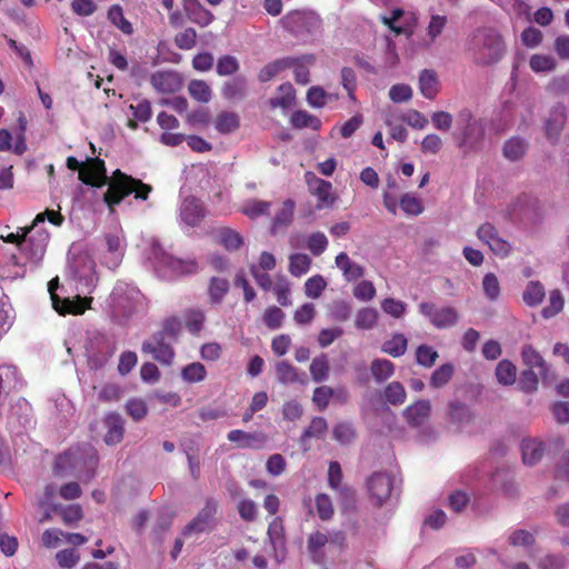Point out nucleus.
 I'll use <instances>...</instances> for the list:
<instances>
[{"mask_svg": "<svg viewBox=\"0 0 569 569\" xmlns=\"http://www.w3.org/2000/svg\"><path fill=\"white\" fill-rule=\"evenodd\" d=\"M79 179L86 184L98 188L109 184L103 200L110 208L119 204L123 198L130 193H134L136 199L147 200L149 193L152 191L151 186L143 183L139 179L127 176L120 170L114 171L113 180L110 182L104 161L99 158L89 160L88 163L80 169Z\"/></svg>", "mask_w": 569, "mask_h": 569, "instance_id": "obj_1", "label": "nucleus"}, {"mask_svg": "<svg viewBox=\"0 0 569 569\" xmlns=\"http://www.w3.org/2000/svg\"><path fill=\"white\" fill-rule=\"evenodd\" d=\"M467 50L475 63L490 66L500 61L505 53L501 36L492 28H478L467 41Z\"/></svg>", "mask_w": 569, "mask_h": 569, "instance_id": "obj_2", "label": "nucleus"}, {"mask_svg": "<svg viewBox=\"0 0 569 569\" xmlns=\"http://www.w3.org/2000/svg\"><path fill=\"white\" fill-rule=\"evenodd\" d=\"M99 462L97 450L89 443L70 448L56 461V469L60 471L67 467L73 469L83 481H89L94 476Z\"/></svg>", "mask_w": 569, "mask_h": 569, "instance_id": "obj_3", "label": "nucleus"}, {"mask_svg": "<svg viewBox=\"0 0 569 569\" xmlns=\"http://www.w3.org/2000/svg\"><path fill=\"white\" fill-rule=\"evenodd\" d=\"M486 134V123L473 116L471 110L462 109L457 114L458 147L466 153L481 149Z\"/></svg>", "mask_w": 569, "mask_h": 569, "instance_id": "obj_4", "label": "nucleus"}, {"mask_svg": "<svg viewBox=\"0 0 569 569\" xmlns=\"http://www.w3.org/2000/svg\"><path fill=\"white\" fill-rule=\"evenodd\" d=\"M87 362L90 369H102L117 351L116 338L111 335L91 332L84 343Z\"/></svg>", "mask_w": 569, "mask_h": 569, "instance_id": "obj_5", "label": "nucleus"}, {"mask_svg": "<svg viewBox=\"0 0 569 569\" xmlns=\"http://www.w3.org/2000/svg\"><path fill=\"white\" fill-rule=\"evenodd\" d=\"M69 273L76 282L79 293L88 295L92 292L98 278L96 262L90 256L81 253L74 257L69 263Z\"/></svg>", "mask_w": 569, "mask_h": 569, "instance_id": "obj_6", "label": "nucleus"}, {"mask_svg": "<svg viewBox=\"0 0 569 569\" xmlns=\"http://www.w3.org/2000/svg\"><path fill=\"white\" fill-rule=\"evenodd\" d=\"M23 239L20 242V251L33 263L42 260L49 242V232L43 229L21 228Z\"/></svg>", "mask_w": 569, "mask_h": 569, "instance_id": "obj_7", "label": "nucleus"}, {"mask_svg": "<svg viewBox=\"0 0 569 569\" xmlns=\"http://www.w3.org/2000/svg\"><path fill=\"white\" fill-rule=\"evenodd\" d=\"M156 268L163 272L164 277L181 276L192 271L194 263L186 262L168 254L158 244L152 247V257Z\"/></svg>", "mask_w": 569, "mask_h": 569, "instance_id": "obj_8", "label": "nucleus"}, {"mask_svg": "<svg viewBox=\"0 0 569 569\" xmlns=\"http://www.w3.org/2000/svg\"><path fill=\"white\" fill-rule=\"evenodd\" d=\"M367 489L377 506H382L396 490V479L387 472H373L367 480Z\"/></svg>", "mask_w": 569, "mask_h": 569, "instance_id": "obj_9", "label": "nucleus"}, {"mask_svg": "<svg viewBox=\"0 0 569 569\" xmlns=\"http://www.w3.org/2000/svg\"><path fill=\"white\" fill-rule=\"evenodd\" d=\"M281 22L291 33L299 36L312 33L320 27V19L313 12L292 11L287 13Z\"/></svg>", "mask_w": 569, "mask_h": 569, "instance_id": "obj_10", "label": "nucleus"}, {"mask_svg": "<svg viewBox=\"0 0 569 569\" xmlns=\"http://www.w3.org/2000/svg\"><path fill=\"white\" fill-rule=\"evenodd\" d=\"M172 341L154 332L152 337L142 343V351L163 366H171L174 359Z\"/></svg>", "mask_w": 569, "mask_h": 569, "instance_id": "obj_11", "label": "nucleus"}, {"mask_svg": "<svg viewBox=\"0 0 569 569\" xmlns=\"http://www.w3.org/2000/svg\"><path fill=\"white\" fill-rule=\"evenodd\" d=\"M419 311L438 329L453 327L459 318L455 308H437L432 302H421L419 305Z\"/></svg>", "mask_w": 569, "mask_h": 569, "instance_id": "obj_12", "label": "nucleus"}, {"mask_svg": "<svg viewBox=\"0 0 569 569\" xmlns=\"http://www.w3.org/2000/svg\"><path fill=\"white\" fill-rule=\"evenodd\" d=\"M217 512V502L208 499L204 507L198 515L183 528L182 535L190 536L192 533H202L209 531L214 525V515Z\"/></svg>", "mask_w": 569, "mask_h": 569, "instance_id": "obj_13", "label": "nucleus"}, {"mask_svg": "<svg viewBox=\"0 0 569 569\" xmlns=\"http://www.w3.org/2000/svg\"><path fill=\"white\" fill-rule=\"evenodd\" d=\"M139 295L137 288L126 282H117L110 295V305L118 312H129L133 308Z\"/></svg>", "mask_w": 569, "mask_h": 569, "instance_id": "obj_14", "label": "nucleus"}, {"mask_svg": "<svg viewBox=\"0 0 569 569\" xmlns=\"http://www.w3.org/2000/svg\"><path fill=\"white\" fill-rule=\"evenodd\" d=\"M152 88L162 94L176 93L182 88V78L174 70H159L150 76Z\"/></svg>", "mask_w": 569, "mask_h": 569, "instance_id": "obj_15", "label": "nucleus"}, {"mask_svg": "<svg viewBox=\"0 0 569 569\" xmlns=\"http://www.w3.org/2000/svg\"><path fill=\"white\" fill-rule=\"evenodd\" d=\"M58 284H59L58 278L52 279L48 283V291L50 292L53 308L60 315H66V313L78 315V313L84 312V310L87 309V299H82V298L78 297L76 300H70L69 298L61 300L58 297V295L56 293Z\"/></svg>", "mask_w": 569, "mask_h": 569, "instance_id": "obj_16", "label": "nucleus"}, {"mask_svg": "<svg viewBox=\"0 0 569 569\" xmlns=\"http://www.w3.org/2000/svg\"><path fill=\"white\" fill-rule=\"evenodd\" d=\"M477 236L479 240L488 244V247L495 254L501 257H506L509 254V242L499 236L497 229L491 223L481 224L477 230Z\"/></svg>", "mask_w": 569, "mask_h": 569, "instance_id": "obj_17", "label": "nucleus"}, {"mask_svg": "<svg viewBox=\"0 0 569 569\" xmlns=\"http://www.w3.org/2000/svg\"><path fill=\"white\" fill-rule=\"evenodd\" d=\"M567 121V109L562 103L553 106L545 120V133L551 143H556Z\"/></svg>", "mask_w": 569, "mask_h": 569, "instance_id": "obj_18", "label": "nucleus"}, {"mask_svg": "<svg viewBox=\"0 0 569 569\" xmlns=\"http://www.w3.org/2000/svg\"><path fill=\"white\" fill-rule=\"evenodd\" d=\"M179 218L188 227L198 226L204 218L202 203L194 197L184 198L179 207Z\"/></svg>", "mask_w": 569, "mask_h": 569, "instance_id": "obj_19", "label": "nucleus"}, {"mask_svg": "<svg viewBox=\"0 0 569 569\" xmlns=\"http://www.w3.org/2000/svg\"><path fill=\"white\" fill-rule=\"evenodd\" d=\"M430 413L431 402L425 399L417 400L403 410V417L412 428L422 427L429 420Z\"/></svg>", "mask_w": 569, "mask_h": 569, "instance_id": "obj_20", "label": "nucleus"}, {"mask_svg": "<svg viewBox=\"0 0 569 569\" xmlns=\"http://www.w3.org/2000/svg\"><path fill=\"white\" fill-rule=\"evenodd\" d=\"M106 433L103 440L108 446H114L122 441L124 435V420L117 412H109L103 418Z\"/></svg>", "mask_w": 569, "mask_h": 569, "instance_id": "obj_21", "label": "nucleus"}, {"mask_svg": "<svg viewBox=\"0 0 569 569\" xmlns=\"http://www.w3.org/2000/svg\"><path fill=\"white\" fill-rule=\"evenodd\" d=\"M249 94L248 79L243 74H238L230 80L223 82L221 87V96L230 101L244 100Z\"/></svg>", "mask_w": 569, "mask_h": 569, "instance_id": "obj_22", "label": "nucleus"}, {"mask_svg": "<svg viewBox=\"0 0 569 569\" xmlns=\"http://www.w3.org/2000/svg\"><path fill=\"white\" fill-rule=\"evenodd\" d=\"M182 7L188 19L201 28L208 27L214 20L213 13L204 8L199 0H183Z\"/></svg>", "mask_w": 569, "mask_h": 569, "instance_id": "obj_23", "label": "nucleus"}, {"mask_svg": "<svg viewBox=\"0 0 569 569\" xmlns=\"http://www.w3.org/2000/svg\"><path fill=\"white\" fill-rule=\"evenodd\" d=\"M529 149V141L519 136H512L503 142L502 156L511 162L523 159Z\"/></svg>", "mask_w": 569, "mask_h": 569, "instance_id": "obj_24", "label": "nucleus"}, {"mask_svg": "<svg viewBox=\"0 0 569 569\" xmlns=\"http://www.w3.org/2000/svg\"><path fill=\"white\" fill-rule=\"evenodd\" d=\"M227 439L230 442L237 443L240 448H254L259 449L266 442V437L262 433H249L240 429H234L228 432Z\"/></svg>", "mask_w": 569, "mask_h": 569, "instance_id": "obj_25", "label": "nucleus"}, {"mask_svg": "<svg viewBox=\"0 0 569 569\" xmlns=\"http://www.w3.org/2000/svg\"><path fill=\"white\" fill-rule=\"evenodd\" d=\"M522 461L527 466H535L545 455V445L536 438H527L521 441Z\"/></svg>", "mask_w": 569, "mask_h": 569, "instance_id": "obj_26", "label": "nucleus"}, {"mask_svg": "<svg viewBox=\"0 0 569 569\" xmlns=\"http://www.w3.org/2000/svg\"><path fill=\"white\" fill-rule=\"evenodd\" d=\"M335 263L341 270L346 281H356L365 274V268L352 261L346 252H340L336 257Z\"/></svg>", "mask_w": 569, "mask_h": 569, "instance_id": "obj_27", "label": "nucleus"}, {"mask_svg": "<svg viewBox=\"0 0 569 569\" xmlns=\"http://www.w3.org/2000/svg\"><path fill=\"white\" fill-rule=\"evenodd\" d=\"M447 416L448 421L458 430L466 427L472 419L469 408L459 401L449 402Z\"/></svg>", "mask_w": 569, "mask_h": 569, "instance_id": "obj_28", "label": "nucleus"}, {"mask_svg": "<svg viewBox=\"0 0 569 569\" xmlns=\"http://www.w3.org/2000/svg\"><path fill=\"white\" fill-rule=\"evenodd\" d=\"M309 189L316 194L320 201L318 208L332 206L335 197L331 194L332 184L329 181L312 177L308 180Z\"/></svg>", "mask_w": 569, "mask_h": 569, "instance_id": "obj_29", "label": "nucleus"}, {"mask_svg": "<svg viewBox=\"0 0 569 569\" xmlns=\"http://www.w3.org/2000/svg\"><path fill=\"white\" fill-rule=\"evenodd\" d=\"M295 60L292 63L295 80L297 83L307 84L310 81L309 67L313 66L316 62V56L312 53H307L301 57H290Z\"/></svg>", "mask_w": 569, "mask_h": 569, "instance_id": "obj_30", "label": "nucleus"}, {"mask_svg": "<svg viewBox=\"0 0 569 569\" xmlns=\"http://www.w3.org/2000/svg\"><path fill=\"white\" fill-rule=\"evenodd\" d=\"M329 538L326 533L316 531L312 532L307 541V550L316 563H322L325 560L323 547L328 543Z\"/></svg>", "mask_w": 569, "mask_h": 569, "instance_id": "obj_31", "label": "nucleus"}, {"mask_svg": "<svg viewBox=\"0 0 569 569\" xmlns=\"http://www.w3.org/2000/svg\"><path fill=\"white\" fill-rule=\"evenodd\" d=\"M419 89L427 99H433L439 90L437 73L431 69H423L419 76Z\"/></svg>", "mask_w": 569, "mask_h": 569, "instance_id": "obj_32", "label": "nucleus"}, {"mask_svg": "<svg viewBox=\"0 0 569 569\" xmlns=\"http://www.w3.org/2000/svg\"><path fill=\"white\" fill-rule=\"evenodd\" d=\"M522 360L530 369L537 368L542 378H547L548 366L542 356L530 345H526L521 351Z\"/></svg>", "mask_w": 569, "mask_h": 569, "instance_id": "obj_33", "label": "nucleus"}, {"mask_svg": "<svg viewBox=\"0 0 569 569\" xmlns=\"http://www.w3.org/2000/svg\"><path fill=\"white\" fill-rule=\"evenodd\" d=\"M370 372L373 380L380 385L393 376L395 365L388 359L378 358L371 361Z\"/></svg>", "mask_w": 569, "mask_h": 569, "instance_id": "obj_34", "label": "nucleus"}, {"mask_svg": "<svg viewBox=\"0 0 569 569\" xmlns=\"http://www.w3.org/2000/svg\"><path fill=\"white\" fill-rule=\"evenodd\" d=\"M292 63H295V60H292L291 58H282L274 60L260 69L258 73V80L260 82H268L277 74H279L282 70L291 68Z\"/></svg>", "mask_w": 569, "mask_h": 569, "instance_id": "obj_35", "label": "nucleus"}, {"mask_svg": "<svg viewBox=\"0 0 569 569\" xmlns=\"http://www.w3.org/2000/svg\"><path fill=\"white\" fill-rule=\"evenodd\" d=\"M240 127V118L236 112L222 111L214 120V128L222 134L234 132Z\"/></svg>", "mask_w": 569, "mask_h": 569, "instance_id": "obj_36", "label": "nucleus"}, {"mask_svg": "<svg viewBox=\"0 0 569 569\" xmlns=\"http://www.w3.org/2000/svg\"><path fill=\"white\" fill-rule=\"evenodd\" d=\"M268 537L272 545V548L276 552V560L281 562L283 560V556H279L278 550L283 549L284 539H283V527L280 521V518H274L269 527H268Z\"/></svg>", "mask_w": 569, "mask_h": 569, "instance_id": "obj_37", "label": "nucleus"}, {"mask_svg": "<svg viewBox=\"0 0 569 569\" xmlns=\"http://www.w3.org/2000/svg\"><path fill=\"white\" fill-rule=\"evenodd\" d=\"M546 296L545 287L539 281H529L522 292V300L528 307L540 305Z\"/></svg>", "mask_w": 569, "mask_h": 569, "instance_id": "obj_38", "label": "nucleus"}, {"mask_svg": "<svg viewBox=\"0 0 569 569\" xmlns=\"http://www.w3.org/2000/svg\"><path fill=\"white\" fill-rule=\"evenodd\" d=\"M290 122L296 129L310 128L319 130L321 128L320 119L305 110L295 111L290 117Z\"/></svg>", "mask_w": 569, "mask_h": 569, "instance_id": "obj_39", "label": "nucleus"}, {"mask_svg": "<svg viewBox=\"0 0 569 569\" xmlns=\"http://www.w3.org/2000/svg\"><path fill=\"white\" fill-rule=\"evenodd\" d=\"M218 240L229 251L238 250L243 244L241 234L228 227L218 229Z\"/></svg>", "mask_w": 569, "mask_h": 569, "instance_id": "obj_40", "label": "nucleus"}, {"mask_svg": "<svg viewBox=\"0 0 569 569\" xmlns=\"http://www.w3.org/2000/svg\"><path fill=\"white\" fill-rule=\"evenodd\" d=\"M277 378L279 382L283 385H290L295 382H305L300 377L297 368L287 361H280L276 366Z\"/></svg>", "mask_w": 569, "mask_h": 569, "instance_id": "obj_41", "label": "nucleus"}, {"mask_svg": "<svg viewBox=\"0 0 569 569\" xmlns=\"http://www.w3.org/2000/svg\"><path fill=\"white\" fill-rule=\"evenodd\" d=\"M516 208L526 217L538 216L541 211V203L536 197L523 193L517 198Z\"/></svg>", "mask_w": 569, "mask_h": 569, "instance_id": "obj_42", "label": "nucleus"}, {"mask_svg": "<svg viewBox=\"0 0 569 569\" xmlns=\"http://www.w3.org/2000/svg\"><path fill=\"white\" fill-rule=\"evenodd\" d=\"M407 338L402 333H396L392 336L391 339L387 340L382 347V352L393 357L398 358L405 355L407 350Z\"/></svg>", "mask_w": 569, "mask_h": 569, "instance_id": "obj_43", "label": "nucleus"}, {"mask_svg": "<svg viewBox=\"0 0 569 569\" xmlns=\"http://www.w3.org/2000/svg\"><path fill=\"white\" fill-rule=\"evenodd\" d=\"M310 375L315 382H323L329 377V361L326 355H320L311 361Z\"/></svg>", "mask_w": 569, "mask_h": 569, "instance_id": "obj_44", "label": "nucleus"}, {"mask_svg": "<svg viewBox=\"0 0 569 569\" xmlns=\"http://www.w3.org/2000/svg\"><path fill=\"white\" fill-rule=\"evenodd\" d=\"M311 267V259L306 253H293L289 257V272L293 277L306 274Z\"/></svg>", "mask_w": 569, "mask_h": 569, "instance_id": "obj_45", "label": "nucleus"}, {"mask_svg": "<svg viewBox=\"0 0 569 569\" xmlns=\"http://www.w3.org/2000/svg\"><path fill=\"white\" fill-rule=\"evenodd\" d=\"M189 94L197 101L207 103L212 98L209 84L203 80H191L188 84Z\"/></svg>", "mask_w": 569, "mask_h": 569, "instance_id": "obj_46", "label": "nucleus"}, {"mask_svg": "<svg viewBox=\"0 0 569 569\" xmlns=\"http://www.w3.org/2000/svg\"><path fill=\"white\" fill-rule=\"evenodd\" d=\"M405 16V11L400 8H396L391 11L390 17L383 16L381 18L382 22L388 26L396 34H407L410 36L412 30L408 23L406 24H396L400 19Z\"/></svg>", "mask_w": 569, "mask_h": 569, "instance_id": "obj_47", "label": "nucleus"}, {"mask_svg": "<svg viewBox=\"0 0 569 569\" xmlns=\"http://www.w3.org/2000/svg\"><path fill=\"white\" fill-rule=\"evenodd\" d=\"M383 396L387 402L392 406H400L406 401L407 392L402 383L392 381L383 390Z\"/></svg>", "mask_w": 569, "mask_h": 569, "instance_id": "obj_48", "label": "nucleus"}, {"mask_svg": "<svg viewBox=\"0 0 569 569\" xmlns=\"http://www.w3.org/2000/svg\"><path fill=\"white\" fill-rule=\"evenodd\" d=\"M517 369L509 360H501L496 368V377L500 385L510 386L516 381Z\"/></svg>", "mask_w": 569, "mask_h": 569, "instance_id": "obj_49", "label": "nucleus"}, {"mask_svg": "<svg viewBox=\"0 0 569 569\" xmlns=\"http://www.w3.org/2000/svg\"><path fill=\"white\" fill-rule=\"evenodd\" d=\"M271 207V202L250 199L242 207V213L246 214L250 219H256L260 216H264L269 213Z\"/></svg>", "mask_w": 569, "mask_h": 569, "instance_id": "obj_50", "label": "nucleus"}, {"mask_svg": "<svg viewBox=\"0 0 569 569\" xmlns=\"http://www.w3.org/2000/svg\"><path fill=\"white\" fill-rule=\"evenodd\" d=\"M108 19L124 34H131L133 32L131 23L124 18L123 10L119 4H113L109 8Z\"/></svg>", "mask_w": 569, "mask_h": 569, "instance_id": "obj_51", "label": "nucleus"}, {"mask_svg": "<svg viewBox=\"0 0 569 569\" xmlns=\"http://www.w3.org/2000/svg\"><path fill=\"white\" fill-rule=\"evenodd\" d=\"M453 372L455 367L451 363L440 366L432 372L430 377V386L436 389L445 387L452 378Z\"/></svg>", "mask_w": 569, "mask_h": 569, "instance_id": "obj_52", "label": "nucleus"}, {"mask_svg": "<svg viewBox=\"0 0 569 569\" xmlns=\"http://www.w3.org/2000/svg\"><path fill=\"white\" fill-rule=\"evenodd\" d=\"M207 376L204 366L200 362H191L182 368L181 377L188 383H196L203 381Z\"/></svg>", "mask_w": 569, "mask_h": 569, "instance_id": "obj_53", "label": "nucleus"}, {"mask_svg": "<svg viewBox=\"0 0 569 569\" xmlns=\"http://www.w3.org/2000/svg\"><path fill=\"white\" fill-rule=\"evenodd\" d=\"M378 319V311L373 308H362L358 310L355 319V326L361 330L372 329Z\"/></svg>", "mask_w": 569, "mask_h": 569, "instance_id": "obj_54", "label": "nucleus"}, {"mask_svg": "<svg viewBox=\"0 0 569 569\" xmlns=\"http://www.w3.org/2000/svg\"><path fill=\"white\" fill-rule=\"evenodd\" d=\"M565 300L560 290L555 289L549 293V305L541 310L545 319L557 316L563 309Z\"/></svg>", "mask_w": 569, "mask_h": 569, "instance_id": "obj_55", "label": "nucleus"}, {"mask_svg": "<svg viewBox=\"0 0 569 569\" xmlns=\"http://www.w3.org/2000/svg\"><path fill=\"white\" fill-rule=\"evenodd\" d=\"M229 291V281L224 278L213 277L209 284V296L213 303H220Z\"/></svg>", "mask_w": 569, "mask_h": 569, "instance_id": "obj_56", "label": "nucleus"}, {"mask_svg": "<svg viewBox=\"0 0 569 569\" xmlns=\"http://www.w3.org/2000/svg\"><path fill=\"white\" fill-rule=\"evenodd\" d=\"M328 244V238L320 231L312 232L307 238V248L316 257L322 254L327 250Z\"/></svg>", "mask_w": 569, "mask_h": 569, "instance_id": "obj_57", "label": "nucleus"}, {"mask_svg": "<svg viewBox=\"0 0 569 569\" xmlns=\"http://www.w3.org/2000/svg\"><path fill=\"white\" fill-rule=\"evenodd\" d=\"M327 429V420L322 417H315L311 420L310 426L301 435L300 442H305L307 439L310 438H320L326 433Z\"/></svg>", "mask_w": 569, "mask_h": 569, "instance_id": "obj_58", "label": "nucleus"}, {"mask_svg": "<svg viewBox=\"0 0 569 569\" xmlns=\"http://www.w3.org/2000/svg\"><path fill=\"white\" fill-rule=\"evenodd\" d=\"M438 351L428 345H421L416 350L417 363L425 367L431 368L438 359Z\"/></svg>", "mask_w": 569, "mask_h": 569, "instance_id": "obj_59", "label": "nucleus"}, {"mask_svg": "<svg viewBox=\"0 0 569 569\" xmlns=\"http://www.w3.org/2000/svg\"><path fill=\"white\" fill-rule=\"evenodd\" d=\"M181 332V321L177 317H170L162 323L161 330L157 331L163 338L176 342Z\"/></svg>", "mask_w": 569, "mask_h": 569, "instance_id": "obj_60", "label": "nucleus"}, {"mask_svg": "<svg viewBox=\"0 0 569 569\" xmlns=\"http://www.w3.org/2000/svg\"><path fill=\"white\" fill-rule=\"evenodd\" d=\"M316 509L319 518L323 521L330 520L335 513L332 501L327 493H319L315 498Z\"/></svg>", "mask_w": 569, "mask_h": 569, "instance_id": "obj_61", "label": "nucleus"}, {"mask_svg": "<svg viewBox=\"0 0 569 569\" xmlns=\"http://www.w3.org/2000/svg\"><path fill=\"white\" fill-rule=\"evenodd\" d=\"M307 102L310 107L320 109L328 103V92L320 86H312L307 91Z\"/></svg>", "mask_w": 569, "mask_h": 569, "instance_id": "obj_62", "label": "nucleus"}, {"mask_svg": "<svg viewBox=\"0 0 569 569\" xmlns=\"http://www.w3.org/2000/svg\"><path fill=\"white\" fill-rule=\"evenodd\" d=\"M332 436L339 443L348 445L355 439L356 432L351 423L339 422L333 427Z\"/></svg>", "mask_w": 569, "mask_h": 569, "instance_id": "obj_63", "label": "nucleus"}, {"mask_svg": "<svg viewBox=\"0 0 569 569\" xmlns=\"http://www.w3.org/2000/svg\"><path fill=\"white\" fill-rule=\"evenodd\" d=\"M239 61L230 54L221 56L217 61V73L222 77L232 76L239 70Z\"/></svg>", "mask_w": 569, "mask_h": 569, "instance_id": "obj_64", "label": "nucleus"}]
</instances>
